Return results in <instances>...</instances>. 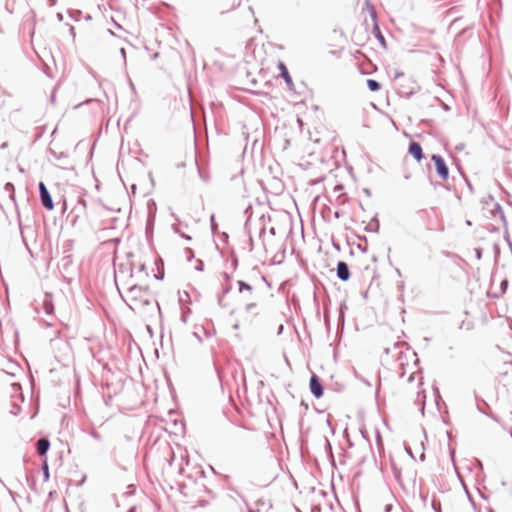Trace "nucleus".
Returning <instances> with one entry per match:
<instances>
[{
    "instance_id": "22",
    "label": "nucleus",
    "mask_w": 512,
    "mask_h": 512,
    "mask_svg": "<svg viewBox=\"0 0 512 512\" xmlns=\"http://www.w3.org/2000/svg\"><path fill=\"white\" fill-rule=\"evenodd\" d=\"M49 153L56 159V160H59V161H63V160H66L68 158V155L65 153V152H56L52 149H49Z\"/></svg>"
},
{
    "instance_id": "39",
    "label": "nucleus",
    "mask_w": 512,
    "mask_h": 512,
    "mask_svg": "<svg viewBox=\"0 0 512 512\" xmlns=\"http://www.w3.org/2000/svg\"><path fill=\"white\" fill-rule=\"evenodd\" d=\"M155 264L157 266V269H164L163 266H164V263H163V260L158 257L156 260H155Z\"/></svg>"
},
{
    "instance_id": "58",
    "label": "nucleus",
    "mask_w": 512,
    "mask_h": 512,
    "mask_svg": "<svg viewBox=\"0 0 512 512\" xmlns=\"http://www.w3.org/2000/svg\"><path fill=\"white\" fill-rule=\"evenodd\" d=\"M130 189H131V192H132L133 194H135L136 189H137L136 184H132V185H131V187H130Z\"/></svg>"
},
{
    "instance_id": "13",
    "label": "nucleus",
    "mask_w": 512,
    "mask_h": 512,
    "mask_svg": "<svg viewBox=\"0 0 512 512\" xmlns=\"http://www.w3.org/2000/svg\"><path fill=\"white\" fill-rule=\"evenodd\" d=\"M43 309L47 315H52L54 313V304L52 302L51 294H45L43 300Z\"/></svg>"
},
{
    "instance_id": "43",
    "label": "nucleus",
    "mask_w": 512,
    "mask_h": 512,
    "mask_svg": "<svg viewBox=\"0 0 512 512\" xmlns=\"http://www.w3.org/2000/svg\"><path fill=\"white\" fill-rule=\"evenodd\" d=\"M175 231L178 233V231H177V230H175ZM179 235H180L183 239H185L186 241H191V240H192V237H191L190 235L185 234V233H181V232H179Z\"/></svg>"
},
{
    "instance_id": "7",
    "label": "nucleus",
    "mask_w": 512,
    "mask_h": 512,
    "mask_svg": "<svg viewBox=\"0 0 512 512\" xmlns=\"http://www.w3.org/2000/svg\"><path fill=\"white\" fill-rule=\"evenodd\" d=\"M309 389L311 394L316 398L319 399L324 394V387L321 382V379L315 374L312 373L309 381Z\"/></svg>"
},
{
    "instance_id": "31",
    "label": "nucleus",
    "mask_w": 512,
    "mask_h": 512,
    "mask_svg": "<svg viewBox=\"0 0 512 512\" xmlns=\"http://www.w3.org/2000/svg\"><path fill=\"white\" fill-rule=\"evenodd\" d=\"M204 262L203 260L201 259H198L197 262H196V266H195V270L198 271V272H203L204 271Z\"/></svg>"
},
{
    "instance_id": "3",
    "label": "nucleus",
    "mask_w": 512,
    "mask_h": 512,
    "mask_svg": "<svg viewBox=\"0 0 512 512\" xmlns=\"http://www.w3.org/2000/svg\"><path fill=\"white\" fill-rule=\"evenodd\" d=\"M431 161L433 162L436 174L438 177L446 181L449 179V167L446 164L444 158L440 154H433L431 156Z\"/></svg>"
},
{
    "instance_id": "10",
    "label": "nucleus",
    "mask_w": 512,
    "mask_h": 512,
    "mask_svg": "<svg viewBox=\"0 0 512 512\" xmlns=\"http://www.w3.org/2000/svg\"><path fill=\"white\" fill-rule=\"evenodd\" d=\"M51 443L48 437H40L36 442V451L40 457H47V453L50 449Z\"/></svg>"
},
{
    "instance_id": "55",
    "label": "nucleus",
    "mask_w": 512,
    "mask_h": 512,
    "mask_svg": "<svg viewBox=\"0 0 512 512\" xmlns=\"http://www.w3.org/2000/svg\"><path fill=\"white\" fill-rule=\"evenodd\" d=\"M342 216V212L341 211H335L334 212V217L339 219L340 217Z\"/></svg>"
},
{
    "instance_id": "44",
    "label": "nucleus",
    "mask_w": 512,
    "mask_h": 512,
    "mask_svg": "<svg viewBox=\"0 0 512 512\" xmlns=\"http://www.w3.org/2000/svg\"><path fill=\"white\" fill-rule=\"evenodd\" d=\"M403 77H404V73L403 72H401V71H396L395 72V75H394V79L395 80H398V79L403 78Z\"/></svg>"
},
{
    "instance_id": "24",
    "label": "nucleus",
    "mask_w": 512,
    "mask_h": 512,
    "mask_svg": "<svg viewBox=\"0 0 512 512\" xmlns=\"http://www.w3.org/2000/svg\"><path fill=\"white\" fill-rule=\"evenodd\" d=\"M493 203H496L494 197L489 194L486 199L483 200L484 209H488L493 205Z\"/></svg>"
},
{
    "instance_id": "23",
    "label": "nucleus",
    "mask_w": 512,
    "mask_h": 512,
    "mask_svg": "<svg viewBox=\"0 0 512 512\" xmlns=\"http://www.w3.org/2000/svg\"><path fill=\"white\" fill-rule=\"evenodd\" d=\"M457 169H458V171L460 172V174L463 176V178H464V180H465V182H466V185H467V187H468L469 191H470L471 193H473V192H474V188H473V186H472V184H471L470 180L467 178V176L465 175V173L462 171L461 167L457 166Z\"/></svg>"
},
{
    "instance_id": "17",
    "label": "nucleus",
    "mask_w": 512,
    "mask_h": 512,
    "mask_svg": "<svg viewBox=\"0 0 512 512\" xmlns=\"http://www.w3.org/2000/svg\"><path fill=\"white\" fill-rule=\"evenodd\" d=\"M367 87L371 92H377L381 89V84L375 79H367Z\"/></svg>"
},
{
    "instance_id": "51",
    "label": "nucleus",
    "mask_w": 512,
    "mask_h": 512,
    "mask_svg": "<svg viewBox=\"0 0 512 512\" xmlns=\"http://www.w3.org/2000/svg\"><path fill=\"white\" fill-rule=\"evenodd\" d=\"M342 189H343V185H342V184H337V185L334 187V191H335V192L341 191Z\"/></svg>"
},
{
    "instance_id": "29",
    "label": "nucleus",
    "mask_w": 512,
    "mask_h": 512,
    "mask_svg": "<svg viewBox=\"0 0 512 512\" xmlns=\"http://www.w3.org/2000/svg\"><path fill=\"white\" fill-rule=\"evenodd\" d=\"M376 443L379 451L383 449V441L379 430L376 429Z\"/></svg>"
},
{
    "instance_id": "52",
    "label": "nucleus",
    "mask_w": 512,
    "mask_h": 512,
    "mask_svg": "<svg viewBox=\"0 0 512 512\" xmlns=\"http://www.w3.org/2000/svg\"><path fill=\"white\" fill-rule=\"evenodd\" d=\"M464 146H465V145H464V143H460V144H458V145L455 147V149H456L457 151H461V150H463V149H464Z\"/></svg>"
},
{
    "instance_id": "20",
    "label": "nucleus",
    "mask_w": 512,
    "mask_h": 512,
    "mask_svg": "<svg viewBox=\"0 0 512 512\" xmlns=\"http://www.w3.org/2000/svg\"><path fill=\"white\" fill-rule=\"evenodd\" d=\"M237 284H238V290L240 293H242L244 291L251 292L253 290V287L249 283H247L243 280H238Z\"/></svg>"
},
{
    "instance_id": "34",
    "label": "nucleus",
    "mask_w": 512,
    "mask_h": 512,
    "mask_svg": "<svg viewBox=\"0 0 512 512\" xmlns=\"http://www.w3.org/2000/svg\"><path fill=\"white\" fill-rule=\"evenodd\" d=\"M195 164L197 166V169H198V173H199V176L204 180V181H207L208 180V176L202 171V169L199 167L197 161H195Z\"/></svg>"
},
{
    "instance_id": "64",
    "label": "nucleus",
    "mask_w": 512,
    "mask_h": 512,
    "mask_svg": "<svg viewBox=\"0 0 512 512\" xmlns=\"http://www.w3.org/2000/svg\"><path fill=\"white\" fill-rule=\"evenodd\" d=\"M392 509V505L388 504L385 506V512H390Z\"/></svg>"
},
{
    "instance_id": "60",
    "label": "nucleus",
    "mask_w": 512,
    "mask_h": 512,
    "mask_svg": "<svg viewBox=\"0 0 512 512\" xmlns=\"http://www.w3.org/2000/svg\"><path fill=\"white\" fill-rule=\"evenodd\" d=\"M8 147V142H3L0 146V149L4 150Z\"/></svg>"
},
{
    "instance_id": "14",
    "label": "nucleus",
    "mask_w": 512,
    "mask_h": 512,
    "mask_svg": "<svg viewBox=\"0 0 512 512\" xmlns=\"http://www.w3.org/2000/svg\"><path fill=\"white\" fill-rule=\"evenodd\" d=\"M379 229H380V222H379L377 216H374L371 219L370 223L368 225H366V227H365V231L373 232V233H378Z\"/></svg>"
},
{
    "instance_id": "37",
    "label": "nucleus",
    "mask_w": 512,
    "mask_h": 512,
    "mask_svg": "<svg viewBox=\"0 0 512 512\" xmlns=\"http://www.w3.org/2000/svg\"><path fill=\"white\" fill-rule=\"evenodd\" d=\"M203 331H204V334L207 338L211 337L213 334H215V329L212 328V329H206V328H202Z\"/></svg>"
},
{
    "instance_id": "9",
    "label": "nucleus",
    "mask_w": 512,
    "mask_h": 512,
    "mask_svg": "<svg viewBox=\"0 0 512 512\" xmlns=\"http://www.w3.org/2000/svg\"><path fill=\"white\" fill-rule=\"evenodd\" d=\"M336 275L339 280L346 282L350 279L351 273L348 264L345 261H339L336 266Z\"/></svg>"
},
{
    "instance_id": "38",
    "label": "nucleus",
    "mask_w": 512,
    "mask_h": 512,
    "mask_svg": "<svg viewBox=\"0 0 512 512\" xmlns=\"http://www.w3.org/2000/svg\"><path fill=\"white\" fill-rule=\"evenodd\" d=\"M11 388H12L14 393L21 392V385H20V383H13V384H11Z\"/></svg>"
},
{
    "instance_id": "47",
    "label": "nucleus",
    "mask_w": 512,
    "mask_h": 512,
    "mask_svg": "<svg viewBox=\"0 0 512 512\" xmlns=\"http://www.w3.org/2000/svg\"><path fill=\"white\" fill-rule=\"evenodd\" d=\"M256 307V303H249L246 305V311H252Z\"/></svg>"
},
{
    "instance_id": "28",
    "label": "nucleus",
    "mask_w": 512,
    "mask_h": 512,
    "mask_svg": "<svg viewBox=\"0 0 512 512\" xmlns=\"http://www.w3.org/2000/svg\"><path fill=\"white\" fill-rule=\"evenodd\" d=\"M330 389H332L333 391H335L337 393H340L344 390V385L339 382H335L330 386Z\"/></svg>"
},
{
    "instance_id": "19",
    "label": "nucleus",
    "mask_w": 512,
    "mask_h": 512,
    "mask_svg": "<svg viewBox=\"0 0 512 512\" xmlns=\"http://www.w3.org/2000/svg\"><path fill=\"white\" fill-rule=\"evenodd\" d=\"M136 268L137 272L144 273L145 276H148V273L146 271V265L144 263H139L138 265L132 263L130 268V277H133V269Z\"/></svg>"
},
{
    "instance_id": "45",
    "label": "nucleus",
    "mask_w": 512,
    "mask_h": 512,
    "mask_svg": "<svg viewBox=\"0 0 512 512\" xmlns=\"http://www.w3.org/2000/svg\"><path fill=\"white\" fill-rule=\"evenodd\" d=\"M232 267L234 270L237 269V267H238V258L237 257L232 258Z\"/></svg>"
},
{
    "instance_id": "62",
    "label": "nucleus",
    "mask_w": 512,
    "mask_h": 512,
    "mask_svg": "<svg viewBox=\"0 0 512 512\" xmlns=\"http://www.w3.org/2000/svg\"><path fill=\"white\" fill-rule=\"evenodd\" d=\"M239 6H240V1H238V2H233V4H232V6H231V7H232V9H235V8H237V7H239Z\"/></svg>"
},
{
    "instance_id": "8",
    "label": "nucleus",
    "mask_w": 512,
    "mask_h": 512,
    "mask_svg": "<svg viewBox=\"0 0 512 512\" xmlns=\"http://www.w3.org/2000/svg\"><path fill=\"white\" fill-rule=\"evenodd\" d=\"M408 153L417 161L420 162L424 158L422 146L419 142L411 140L408 146Z\"/></svg>"
},
{
    "instance_id": "41",
    "label": "nucleus",
    "mask_w": 512,
    "mask_h": 512,
    "mask_svg": "<svg viewBox=\"0 0 512 512\" xmlns=\"http://www.w3.org/2000/svg\"><path fill=\"white\" fill-rule=\"evenodd\" d=\"M405 451L413 460H415V456L412 452V449L409 446L405 445Z\"/></svg>"
},
{
    "instance_id": "32",
    "label": "nucleus",
    "mask_w": 512,
    "mask_h": 512,
    "mask_svg": "<svg viewBox=\"0 0 512 512\" xmlns=\"http://www.w3.org/2000/svg\"><path fill=\"white\" fill-rule=\"evenodd\" d=\"M185 254L188 261H191L194 258V251L191 248H185Z\"/></svg>"
},
{
    "instance_id": "1",
    "label": "nucleus",
    "mask_w": 512,
    "mask_h": 512,
    "mask_svg": "<svg viewBox=\"0 0 512 512\" xmlns=\"http://www.w3.org/2000/svg\"><path fill=\"white\" fill-rule=\"evenodd\" d=\"M148 293V287L132 284L129 286L126 292L127 298L129 300V302H127L128 306L132 310H139L143 306L150 305L151 300L147 297Z\"/></svg>"
},
{
    "instance_id": "26",
    "label": "nucleus",
    "mask_w": 512,
    "mask_h": 512,
    "mask_svg": "<svg viewBox=\"0 0 512 512\" xmlns=\"http://www.w3.org/2000/svg\"><path fill=\"white\" fill-rule=\"evenodd\" d=\"M210 228H211V232H212L213 234H215V233H216V231H217V229H218V224H217V222H216V220H215V215H214V214H212V215L210 216Z\"/></svg>"
},
{
    "instance_id": "15",
    "label": "nucleus",
    "mask_w": 512,
    "mask_h": 512,
    "mask_svg": "<svg viewBox=\"0 0 512 512\" xmlns=\"http://www.w3.org/2000/svg\"><path fill=\"white\" fill-rule=\"evenodd\" d=\"M41 470H42V473H43V480L45 482H47L49 480V478H50V472H49V465H48L47 457H45L42 460Z\"/></svg>"
},
{
    "instance_id": "61",
    "label": "nucleus",
    "mask_w": 512,
    "mask_h": 512,
    "mask_svg": "<svg viewBox=\"0 0 512 512\" xmlns=\"http://www.w3.org/2000/svg\"><path fill=\"white\" fill-rule=\"evenodd\" d=\"M181 319L184 323H186L187 322V313H183L181 316Z\"/></svg>"
},
{
    "instance_id": "27",
    "label": "nucleus",
    "mask_w": 512,
    "mask_h": 512,
    "mask_svg": "<svg viewBox=\"0 0 512 512\" xmlns=\"http://www.w3.org/2000/svg\"><path fill=\"white\" fill-rule=\"evenodd\" d=\"M392 472H393V476L396 479V481L400 482L401 481V470L397 466L393 465Z\"/></svg>"
},
{
    "instance_id": "59",
    "label": "nucleus",
    "mask_w": 512,
    "mask_h": 512,
    "mask_svg": "<svg viewBox=\"0 0 512 512\" xmlns=\"http://www.w3.org/2000/svg\"><path fill=\"white\" fill-rule=\"evenodd\" d=\"M269 233H270L271 235H273V236H274V235L276 234V229H275V227H271V228L269 229Z\"/></svg>"
},
{
    "instance_id": "21",
    "label": "nucleus",
    "mask_w": 512,
    "mask_h": 512,
    "mask_svg": "<svg viewBox=\"0 0 512 512\" xmlns=\"http://www.w3.org/2000/svg\"><path fill=\"white\" fill-rule=\"evenodd\" d=\"M72 264V254H63L61 259V265L64 270H67L68 267Z\"/></svg>"
},
{
    "instance_id": "53",
    "label": "nucleus",
    "mask_w": 512,
    "mask_h": 512,
    "mask_svg": "<svg viewBox=\"0 0 512 512\" xmlns=\"http://www.w3.org/2000/svg\"><path fill=\"white\" fill-rule=\"evenodd\" d=\"M69 31H70V34L72 35L73 38H75V29L73 26L70 25V28H69Z\"/></svg>"
},
{
    "instance_id": "56",
    "label": "nucleus",
    "mask_w": 512,
    "mask_h": 512,
    "mask_svg": "<svg viewBox=\"0 0 512 512\" xmlns=\"http://www.w3.org/2000/svg\"><path fill=\"white\" fill-rule=\"evenodd\" d=\"M332 245H333V247H334L336 250H338V251L340 250V244H339V243H337V242L333 241Z\"/></svg>"
},
{
    "instance_id": "33",
    "label": "nucleus",
    "mask_w": 512,
    "mask_h": 512,
    "mask_svg": "<svg viewBox=\"0 0 512 512\" xmlns=\"http://www.w3.org/2000/svg\"><path fill=\"white\" fill-rule=\"evenodd\" d=\"M474 253H475V257H476L477 260H481L482 259V255H483L482 248H480V247L474 248Z\"/></svg>"
},
{
    "instance_id": "63",
    "label": "nucleus",
    "mask_w": 512,
    "mask_h": 512,
    "mask_svg": "<svg viewBox=\"0 0 512 512\" xmlns=\"http://www.w3.org/2000/svg\"><path fill=\"white\" fill-rule=\"evenodd\" d=\"M363 192H364L367 196H371L370 189H368V188H364V189H363Z\"/></svg>"
},
{
    "instance_id": "25",
    "label": "nucleus",
    "mask_w": 512,
    "mask_h": 512,
    "mask_svg": "<svg viewBox=\"0 0 512 512\" xmlns=\"http://www.w3.org/2000/svg\"><path fill=\"white\" fill-rule=\"evenodd\" d=\"M69 16L75 20V21H79L82 17V11L80 10H70L69 11Z\"/></svg>"
},
{
    "instance_id": "35",
    "label": "nucleus",
    "mask_w": 512,
    "mask_h": 512,
    "mask_svg": "<svg viewBox=\"0 0 512 512\" xmlns=\"http://www.w3.org/2000/svg\"><path fill=\"white\" fill-rule=\"evenodd\" d=\"M231 289H232L231 284L230 283H226L223 286V289H222L223 295H227L231 291Z\"/></svg>"
},
{
    "instance_id": "48",
    "label": "nucleus",
    "mask_w": 512,
    "mask_h": 512,
    "mask_svg": "<svg viewBox=\"0 0 512 512\" xmlns=\"http://www.w3.org/2000/svg\"><path fill=\"white\" fill-rule=\"evenodd\" d=\"M91 436H92L94 439H96V440H100V439H101L100 434H99L98 432H96V431H93V432L91 433Z\"/></svg>"
},
{
    "instance_id": "6",
    "label": "nucleus",
    "mask_w": 512,
    "mask_h": 512,
    "mask_svg": "<svg viewBox=\"0 0 512 512\" xmlns=\"http://www.w3.org/2000/svg\"><path fill=\"white\" fill-rule=\"evenodd\" d=\"M406 82V84H397V92L400 96L409 98L418 91L419 86L415 81L410 79L406 80Z\"/></svg>"
},
{
    "instance_id": "4",
    "label": "nucleus",
    "mask_w": 512,
    "mask_h": 512,
    "mask_svg": "<svg viewBox=\"0 0 512 512\" xmlns=\"http://www.w3.org/2000/svg\"><path fill=\"white\" fill-rule=\"evenodd\" d=\"M38 189H39L40 202H41L42 206L49 211L53 210L54 202H53L52 196H51L48 188L44 184V182L40 181L38 183Z\"/></svg>"
},
{
    "instance_id": "11",
    "label": "nucleus",
    "mask_w": 512,
    "mask_h": 512,
    "mask_svg": "<svg viewBox=\"0 0 512 512\" xmlns=\"http://www.w3.org/2000/svg\"><path fill=\"white\" fill-rule=\"evenodd\" d=\"M277 66H278V69L280 71V76L285 81V83L287 85V88L289 90H293L294 89V83H293L292 77H291V75H290V73H289L285 63L282 62V61H279Z\"/></svg>"
},
{
    "instance_id": "40",
    "label": "nucleus",
    "mask_w": 512,
    "mask_h": 512,
    "mask_svg": "<svg viewBox=\"0 0 512 512\" xmlns=\"http://www.w3.org/2000/svg\"><path fill=\"white\" fill-rule=\"evenodd\" d=\"M222 276H223V279L225 280L226 283H230L231 282L232 276L230 274H228L227 272H223Z\"/></svg>"
},
{
    "instance_id": "12",
    "label": "nucleus",
    "mask_w": 512,
    "mask_h": 512,
    "mask_svg": "<svg viewBox=\"0 0 512 512\" xmlns=\"http://www.w3.org/2000/svg\"><path fill=\"white\" fill-rule=\"evenodd\" d=\"M490 214L492 217L499 216L503 226L505 228L507 227V220H506L503 208L498 202L493 203V205L491 206V209H490Z\"/></svg>"
},
{
    "instance_id": "18",
    "label": "nucleus",
    "mask_w": 512,
    "mask_h": 512,
    "mask_svg": "<svg viewBox=\"0 0 512 512\" xmlns=\"http://www.w3.org/2000/svg\"><path fill=\"white\" fill-rule=\"evenodd\" d=\"M73 247H74V240L73 239L66 240L62 245V253L63 254H72Z\"/></svg>"
},
{
    "instance_id": "49",
    "label": "nucleus",
    "mask_w": 512,
    "mask_h": 512,
    "mask_svg": "<svg viewBox=\"0 0 512 512\" xmlns=\"http://www.w3.org/2000/svg\"><path fill=\"white\" fill-rule=\"evenodd\" d=\"M433 393L435 397H438L440 394L439 388L437 386H433Z\"/></svg>"
},
{
    "instance_id": "36",
    "label": "nucleus",
    "mask_w": 512,
    "mask_h": 512,
    "mask_svg": "<svg viewBox=\"0 0 512 512\" xmlns=\"http://www.w3.org/2000/svg\"><path fill=\"white\" fill-rule=\"evenodd\" d=\"M155 279L163 280L164 279V269H158L157 274L154 275Z\"/></svg>"
},
{
    "instance_id": "5",
    "label": "nucleus",
    "mask_w": 512,
    "mask_h": 512,
    "mask_svg": "<svg viewBox=\"0 0 512 512\" xmlns=\"http://www.w3.org/2000/svg\"><path fill=\"white\" fill-rule=\"evenodd\" d=\"M4 190L6 192H8L9 200L13 203V205L15 207V210H16V212L18 214V218L20 219V212H19L17 201H16L14 184L12 182H7L4 185ZM19 227H20L21 237H22L23 243L26 246V248L29 250L28 244H27L26 239H25V237L23 235V230H22V225H21V221L20 220H19Z\"/></svg>"
},
{
    "instance_id": "46",
    "label": "nucleus",
    "mask_w": 512,
    "mask_h": 512,
    "mask_svg": "<svg viewBox=\"0 0 512 512\" xmlns=\"http://www.w3.org/2000/svg\"><path fill=\"white\" fill-rule=\"evenodd\" d=\"M228 490L235 493L236 495H238L239 497L242 498V495L237 491V489L233 486H228Z\"/></svg>"
},
{
    "instance_id": "50",
    "label": "nucleus",
    "mask_w": 512,
    "mask_h": 512,
    "mask_svg": "<svg viewBox=\"0 0 512 512\" xmlns=\"http://www.w3.org/2000/svg\"><path fill=\"white\" fill-rule=\"evenodd\" d=\"M55 89L53 90V92L51 93V96H50V101L51 103H55V100H56V96H55Z\"/></svg>"
},
{
    "instance_id": "2",
    "label": "nucleus",
    "mask_w": 512,
    "mask_h": 512,
    "mask_svg": "<svg viewBox=\"0 0 512 512\" xmlns=\"http://www.w3.org/2000/svg\"><path fill=\"white\" fill-rule=\"evenodd\" d=\"M366 5H367V7L369 9L370 17H371V20L373 22L372 34L378 40V42L381 45V47L386 48L387 47L386 39H385L384 35L382 34V31H381V29L379 27V24L377 22L376 11H375L373 5L368 0L366 1Z\"/></svg>"
},
{
    "instance_id": "30",
    "label": "nucleus",
    "mask_w": 512,
    "mask_h": 512,
    "mask_svg": "<svg viewBox=\"0 0 512 512\" xmlns=\"http://www.w3.org/2000/svg\"><path fill=\"white\" fill-rule=\"evenodd\" d=\"M432 508L435 512H442L441 510V503L438 500L433 499L432 501Z\"/></svg>"
},
{
    "instance_id": "42",
    "label": "nucleus",
    "mask_w": 512,
    "mask_h": 512,
    "mask_svg": "<svg viewBox=\"0 0 512 512\" xmlns=\"http://www.w3.org/2000/svg\"><path fill=\"white\" fill-rule=\"evenodd\" d=\"M224 296H225V295H223V293H221V294H219V295H218V304H219V306H221V307H225V304L223 303Z\"/></svg>"
},
{
    "instance_id": "57",
    "label": "nucleus",
    "mask_w": 512,
    "mask_h": 512,
    "mask_svg": "<svg viewBox=\"0 0 512 512\" xmlns=\"http://www.w3.org/2000/svg\"><path fill=\"white\" fill-rule=\"evenodd\" d=\"M440 401H443V400H442L441 395L439 394L438 397H435V402H436L437 406H439Z\"/></svg>"
},
{
    "instance_id": "54",
    "label": "nucleus",
    "mask_w": 512,
    "mask_h": 512,
    "mask_svg": "<svg viewBox=\"0 0 512 512\" xmlns=\"http://www.w3.org/2000/svg\"><path fill=\"white\" fill-rule=\"evenodd\" d=\"M477 409H478V411H479L480 413L485 414V415H488V414H487V412H486V411H484V410H483V408H482L479 404H477Z\"/></svg>"
},
{
    "instance_id": "16",
    "label": "nucleus",
    "mask_w": 512,
    "mask_h": 512,
    "mask_svg": "<svg viewBox=\"0 0 512 512\" xmlns=\"http://www.w3.org/2000/svg\"><path fill=\"white\" fill-rule=\"evenodd\" d=\"M346 310H347V305L344 302H342L339 306L338 325H344Z\"/></svg>"
}]
</instances>
